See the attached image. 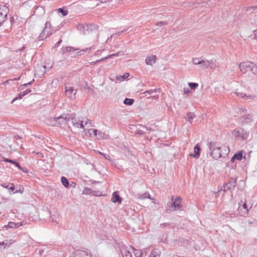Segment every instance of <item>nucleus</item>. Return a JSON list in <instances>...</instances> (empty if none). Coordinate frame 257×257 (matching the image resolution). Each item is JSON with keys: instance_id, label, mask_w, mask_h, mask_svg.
<instances>
[{"instance_id": "nucleus-16", "label": "nucleus", "mask_w": 257, "mask_h": 257, "mask_svg": "<svg viewBox=\"0 0 257 257\" xmlns=\"http://www.w3.org/2000/svg\"><path fill=\"white\" fill-rule=\"evenodd\" d=\"M62 116H65L64 121L67 123L70 120H72V121H74L75 117V114L74 113L67 114V113H63Z\"/></svg>"}, {"instance_id": "nucleus-13", "label": "nucleus", "mask_w": 257, "mask_h": 257, "mask_svg": "<svg viewBox=\"0 0 257 257\" xmlns=\"http://www.w3.org/2000/svg\"><path fill=\"white\" fill-rule=\"evenodd\" d=\"M201 148L199 144H196L194 147V154H190V156H193L195 158H198L200 154Z\"/></svg>"}, {"instance_id": "nucleus-15", "label": "nucleus", "mask_w": 257, "mask_h": 257, "mask_svg": "<svg viewBox=\"0 0 257 257\" xmlns=\"http://www.w3.org/2000/svg\"><path fill=\"white\" fill-rule=\"evenodd\" d=\"M207 146L209 150V153L212 152V151H214L218 148H220V146L217 145L216 142H210L208 143Z\"/></svg>"}, {"instance_id": "nucleus-18", "label": "nucleus", "mask_w": 257, "mask_h": 257, "mask_svg": "<svg viewBox=\"0 0 257 257\" xmlns=\"http://www.w3.org/2000/svg\"><path fill=\"white\" fill-rule=\"evenodd\" d=\"M72 122L74 126H77V127H79L81 128H83L84 127V125L87 124L88 121H86L85 124H83V121L79 120L77 121L76 119H74V121H72Z\"/></svg>"}, {"instance_id": "nucleus-2", "label": "nucleus", "mask_w": 257, "mask_h": 257, "mask_svg": "<svg viewBox=\"0 0 257 257\" xmlns=\"http://www.w3.org/2000/svg\"><path fill=\"white\" fill-rule=\"evenodd\" d=\"M9 11V8L6 5L0 6V27L7 19Z\"/></svg>"}, {"instance_id": "nucleus-44", "label": "nucleus", "mask_w": 257, "mask_h": 257, "mask_svg": "<svg viewBox=\"0 0 257 257\" xmlns=\"http://www.w3.org/2000/svg\"><path fill=\"white\" fill-rule=\"evenodd\" d=\"M69 257H81L80 250L76 251L75 252H74L72 256Z\"/></svg>"}, {"instance_id": "nucleus-19", "label": "nucleus", "mask_w": 257, "mask_h": 257, "mask_svg": "<svg viewBox=\"0 0 257 257\" xmlns=\"http://www.w3.org/2000/svg\"><path fill=\"white\" fill-rule=\"evenodd\" d=\"M1 161L14 164L17 168H18V166H19L20 165V164L17 162L16 160H12V159H10L9 158H6L4 157H2L1 159Z\"/></svg>"}, {"instance_id": "nucleus-46", "label": "nucleus", "mask_w": 257, "mask_h": 257, "mask_svg": "<svg viewBox=\"0 0 257 257\" xmlns=\"http://www.w3.org/2000/svg\"><path fill=\"white\" fill-rule=\"evenodd\" d=\"M99 154L100 155H102L104 157V158L106 159V160H108L109 161H110L111 160V158H110V157L109 156V155H107V154H104L103 153H102V152H99Z\"/></svg>"}, {"instance_id": "nucleus-24", "label": "nucleus", "mask_w": 257, "mask_h": 257, "mask_svg": "<svg viewBox=\"0 0 257 257\" xmlns=\"http://www.w3.org/2000/svg\"><path fill=\"white\" fill-rule=\"evenodd\" d=\"M134 102H135L134 99L128 98L126 97L124 99L123 103L124 104H125L126 105L131 106L134 104Z\"/></svg>"}, {"instance_id": "nucleus-1", "label": "nucleus", "mask_w": 257, "mask_h": 257, "mask_svg": "<svg viewBox=\"0 0 257 257\" xmlns=\"http://www.w3.org/2000/svg\"><path fill=\"white\" fill-rule=\"evenodd\" d=\"M51 28V25L50 23L49 22H46L45 24V27L38 37V40H43L47 38L48 36H50L52 34V32H49V30H50Z\"/></svg>"}, {"instance_id": "nucleus-40", "label": "nucleus", "mask_w": 257, "mask_h": 257, "mask_svg": "<svg viewBox=\"0 0 257 257\" xmlns=\"http://www.w3.org/2000/svg\"><path fill=\"white\" fill-rule=\"evenodd\" d=\"M105 135L104 133L98 131L97 137L98 139H104Z\"/></svg>"}, {"instance_id": "nucleus-42", "label": "nucleus", "mask_w": 257, "mask_h": 257, "mask_svg": "<svg viewBox=\"0 0 257 257\" xmlns=\"http://www.w3.org/2000/svg\"><path fill=\"white\" fill-rule=\"evenodd\" d=\"M6 227L10 228H16V224L15 222L10 221L7 225L5 226Z\"/></svg>"}, {"instance_id": "nucleus-37", "label": "nucleus", "mask_w": 257, "mask_h": 257, "mask_svg": "<svg viewBox=\"0 0 257 257\" xmlns=\"http://www.w3.org/2000/svg\"><path fill=\"white\" fill-rule=\"evenodd\" d=\"M9 191L10 193L12 192L13 194L18 193V190H15V187L13 184H11L9 188Z\"/></svg>"}, {"instance_id": "nucleus-57", "label": "nucleus", "mask_w": 257, "mask_h": 257, "mask_svg": "<svg viewBox=\"0 0 257 257\" xmlns=\"http://www.w3.org/2000/svg\"><path fill=\"white\" fill-rule=\"evenodd\" d=\"M45 249L44 248H41L39 250L38 254L39 256H41L44 252Z\"/></svg>"}, {"instance_id": "nucleus-3", "label": "nucleus", "mask_w": 257, "mask_h": 257, "mask_svg": "<svg viewBox=\"0 0 257 257\" xmlns=\"http://www.w3.org/2000/svg\"><path fill=\"white\" fill-rule=\"evenodd\" d=\"M236 184V181L235 179L231 178L228 182L225 183L223 186L221 187V190H223L224 192L227 191H230L232 189H233Z\"/></svg>"}, {"instance_id": "nucleus-62", "label": "nucleus", "mask_w": 257, "mask_h": 257, "mask_svg": "<svg viewBox=\"0 0 257 257\" xmlns=\"http://www.w3.org/2000/svg\"><path fill=\"white\" fill-rule=\"evenodd\" d=\"M22 138V137L18 135H15L14 137V139L15 140H21Z\"/></svg>"}, {"instance_id": "nucleus-55", "label": "nucleus", "mask_w": 257, "mask_h": 257, "mask_svg": "<svg viewBox=\"0 0 257 257\" xmlns=\"http://www.w3.org/2000/svg\"><path fill=\"white\" fill-rule=\"evenodd\" d=\"M31 91H32V90L31 89H27L26 90H25L22 92L25 96V95H26L27 94H28L29 93L31 92Z\"/></svg>"}, {"instance_id": "nucleus-11", "label": "nucleus", "mask_w": 257, "mask_h": 257, "mask_svg": "<svg viewBox=\"0 0 257 257\" xmlns=\"http://www.w3.org/2000/svg\"><path fill=\"white\" fill-rule=\"evenodd\" d=\"M157 60V56L154 55L147 57L145 62L147 65L152 66L153 64L156 63Z\"/></svg>"}, {"instance_id": "nucleus-33", "label": "nucleus", "mask_w": 257, "mask_h": 257, "mask_svg": "<svg viewBox=\"0 0 257 257\" xmlns=\"http://www.w3.org/2000/svg\"><path fill=\"white\" fill-rule=\"evenodd\" d=\"M198 84L196 82H189L188 86L190 89L195 90L198 87Z\"/></svg>"}, {"instance_id": "nucleus-34", "label": "nucleus", "mask_w": 257, "mask_h": 257, "mask_svg": "<svg viewBox=\"0 0 257 257\" xmlns=\"http://www.w3.org/2000/svg\"><path fill=\"white\" fill-rule=\"evenodd\" d=\"M92 195L96 197H101V196H105V194H103L101 192L99 191H93L92 190Z\"/></svg>"}, {"instance_id": "nucleus-25", "label": "nucleus", "mask_w": 257, "mask_h": 257, "mask_svg": "<svg viewBox=\"0 0 257 257\" xmlns=\"http://www.w3.org/2000/svg\"><path fill=\"white\" fill-rule=\"evenodd\" d=\"M249 72H251L254 75L257 77V66L253 63H252Z\"/></svg>"}, {"instance_id": "nucleus-50", "label": "nucleus", "mask_w": 257, "mask_h": 257, "mask_svg": "<svg viewBox=\"0 0 257 257\" xmlns=\"http://www.w3.org/2000/svg\"><path fill=\"white\" fill-rule=\"evenodd\" d=\"M6 245H7V243H5V241L0 242V250H3L5 248Z\"/></svg>"}, {"instance_id": "nucleus-53", "label": "nucleus", "mask_w": 257, "mask_h": 257, "mask_svg": "<svg viewBox=\"0 0 257 257\" xmlns=\"http://www.w3.org/2000/svg\"><path fill=\"white\" fill-rule=\"evenodd\" d=\"M93 132L94 136L97 137L98 130H97L96 129H90L89 130V132Z\"/></svg>"}, {"instance_id": "nucleus-31", "label": "nucleus", "mask_w": 257, "mask_h": 257, "mask_svg": "<svg viewBox=\"0 0 257 257\" xmlns=\"http://www.w3.org/2000/svg\"><path fill=\"white\" fill-rule=\"evenodd\" d=\"M92 193V189L90 188L85 187L82 191V194L83 195H91Z\"/></svg>"}, {"instance_id": "nucleus-43", "label": "nucleus", "mask_w": 257, "mask_h": 257, "mask_svg": "<svg viewBox=\"0 0 257 257\" xmlns=\"http://www.w3.org/2000/svg\"><path fill=\"white\" fill-rule=\"evenodd\" d=\"M158 89L157 88L155 89H151L150 90H146L144 93H148L149 94H152L154 93H156L158 91Z\"/></svg>"}, {"instance_id": "nucleus-45", "label": "nucleus", "mask_w": 257, "mask_h": 257, "mask_svg": "<svg viewBox=\"0 0 257 257\" xmlns=\"http://www.w3.org/2000/svg\"><path fill=\"white\" fill-rule=\"evenodd\" d=\"M232 134L235 137H239L240 136V132L237 130H234L232 132Z\"/></svg>"}, {"instance_id": "nucleus-26", "label": "nucleus", "mask_w": 257, "mask_h": 257, "mask_svg": "<svg viewBox=\"0 0 257 257\" xmlns=\"http://www.w3.org/2000/svg\"><path fill=\"white\" fill-rule=\"evenodd\" d=\"M81 257H92L91 252L87 249L85 250H80Z\"/></svg>"}, {"instance_id": "nucleus-41", "label": "nucleus", "mask_w": 257, "mask_h": 257, "mask_svg": "<svg viewBox=\"0 0 257 257\" xmlns=\"http://www.w3.org/2000/svg\"><path fill=\"white\" fill-rule=\"evenodd\" d=\"M64 118H65V116H62V114L58 117H56V120L57 121H59V122L60 123H62L64 124V123H66V122H65V121H64Z\"/></svg>"}, {"instance_id": "nucleus-8", "label": "nucleus", "mask_w": 257, "mask_h": 257, "mask_svg": "<svg viewBox=\"0 0 257 257\" xmlns=\"http://www.w3.org/2000/svg\"><path fill=\"white\" fill-rule=\"evenodd\" d=\"M122 198L120 196L118 191H114L112 195L111 201L114 203H121L122 202Z\"/></svg>"}, {"instance_id": "nucleus-51", "label": "nucleus", "mask_w": 257, "mask_h": 257, "mask_svg": "<svg viewBox=\"0 0 257 257\" xmlns=\"http://www.w3.org/2000/svg\"><path fill=\"white\" fill-rule=\"evenodd\" d=\"M242 207L244 209L246 210L247 213H248L250 209L251 208V206L249 208H248L246 202L243 203V204L242 205Z\"/></svg>"}, {"instance_id": "nucleus-10", "label": "nucleus", "mask_w": 257, "mask_h": 257, "mask_svg": "<svg viewBox=\"0 0 257 257\" xmlns=\"http://www.w3.org/2000/svg\"><path fill=\"white\" fill-rule=\"evenodd\" d=\"M213 62L214 61L213 60H202L201 61L202 64H201V67H203L205 68H207L209 67H210L211 69L214 68L215 66Z\"/></svg>"}, {"instance_id": "nucleus-12", "label": "nucleus", "mask_w": 257, "mask_h": 257, "mask_svg": "<svg viewBox=\"0 0 257 257\" xmlns=\"http://www.w3.org/2000/svg\"><path fill=\"white\" fill-rule=\"evenodd\" d=\"M67 88V87H65V91L68 97L70 98L74 97L77 92V90H74L73 87H69L68 89Z\"/></svg>"}, {"instance_id": "nucleus-35", "label": "nucleus", "mask_w": 257, "mask_h": 257, "mask_svg": "<svg viewBox=\"0 0 257 257\" xmlns=\"http://www.w3.org/2000/svg\"><path fill=\"white\" fill-rule=\"evenodd\" d=\"M24 95L23 94L22 92H20L17 94V95L13 98L12 100L11 103H13L15 101L22 99Z\"/></svg>"}, {"instance_id": "nucleus-63", "label": "nucleus", "mask_w": 257, "mask_h": 257, "mask_svg": "<svg viewBox=\"0 0 257 257\" xmlns=\"http://www.w3.org/2000/svg\"><path fill=\"white\" fill-rule=\"evenodd\" d=\"M16 224V228H17L21 226H22L23 223L22 222H15Z\"/></svg>"}, {"instance_id": "nucleus-47", "label": "nucleus", "mask_w": 257, "mask_h": 257, "mask_svg": "<svg viewBox=\"0 0 257 257\" xmlns=\"http://www.w3.org/2000/svg\"><path fill=\"white\" fill-rule=\"evenodd\" d=\"M18 168L25 173H27L29 172V170L27 168L25 167L23 168L20 166V165L19 166H18Z\"/></svg>"}, {"instance_id": "nucleus-28", "label": "nucleus", "mask_w": 257, "mask_h": 257, "mask_svg": "<svg viewBox=\"0 0 257 257\" xmlns=\"http://www.w3.org/2000/svg\"><path fill=\"white\" fill-rule=\"evenodd\" d=\"M61 182L62 184L66 188L69 186V182L68 180L64 176H62L61 178Z\"/></svg>"}, {"instance_id": "nucleus-54", "label": "nucleus", "mask_w": 257, "mask_h": 257, "mask_svg": "<svg viewBox=\"0 0 257 257\" xmlns=\"http://www.w3.org/2000/svg\"><path fill=\"white\" fill-rule=\"evenodd\" d=\"M145 134V132L142 130H137L135 132V135H140L141 136L144 135Z\"/></svg>"}, {"instance_id": "nucleus-39", "label": "nucleus", "mask_w": 257, "mask_h": 257, "mask_svg": "<svg viewBox=\"0 0 257 257\" xmlns=\"http://www.w3.org/2000/svg\"><path fill=\"white\" fill-rule=\"evenodd\" d=\"M202 60H200L199 58H195L192 59V62L194 65H201Z\"/></svg>"}, {"instance_id": "nucleus-61", "label": "nucleus", "mask_w": 257, "mask_h": 257, "mask_svg": "<svg viewBox=\"0 0 257 257\" xmlns=\"http://www.w3.org/2000/svg\"><path fill=\"white\" fill-rule=\"evenodd\" d=\"M98 2L101 4H104L107 2H111L113 0H98Z\"/></svg>"}, {"instance_id": "nucleus-32", "label": "nucleus", "mask_w": 257, "mask_h": 257, "mask_svg": "<svg viewBox=\"0 0 257 257\" xmlns=\"http://www.w3.org/2000/svg\"><path fill=\"white\" fill-rule=\"evenodd\" d=\"M34 81L35 80L33 79L32 81H31L30 82H29L28 83L21 84L19 88V90H22L24 88V87H27V86L31 85L34 83Z\"/></svg>"}, {"instance_id": "nucleus-21", "label": "nucleus", "mask_w": 257, "mask_h": 257, "mask_svg": "<svg viewBox=\"0 0 257 257\" xmlns=\"http://www.w3.org/2000/svg\"><path fill=\"white\" fill-rule=\"evenodd\" d=\"M131 247L132 248L134 254L136 257L143 256V253L141 249H136L133 246H131Z\"/></svg>"}, {"instance_id": "nucleus-23", "label": "nucleus", "mask_w": 257, "mask_h": 257, "mask_svg": "<svg viewBox=\"0 0 257 257\" xmlns=\"http://www.w3.org/2000/svg\"><path fill=\"white\" fill-rule=\"evenodd\" d=\"M57 11L59 13H61L63 17H65L68 15V11L66 7L60 8L57 9Z\"/></svg>"}, {"instance_id": "nucleus-30", "label": "nucleus", "mask_w": 257, "mask_h": 257, "mask_svg": "<svg viewBox=\"0 0 257 257\" xmlns=\"http://www.w3.org/2000/svg\"><path fill=\"white\" fill-rule=\"evenodd\" d=\"M196 115L193 112H189L186 114V117L185 118L188 120V121H190L192 119H193Z\"/></svg>"}, {"instance_id": "nucleus-52", "label": "nucleus", "mask_w": 257, "mask_h": 257, "mask_svg": "<svg viewBox=\"0 0 257 257\" xmlns=\"http://www.w3.org/2000/svg\"><path fill=\"white\" fill-rule=\"evenodd\" d=\"M167 24H168V23L166 21H160V22L157 23V26H159V27H161L163 25H167Z\"/></svg>"}, {"instance_id": "nucleus-14", "label": "nucleus", "mask_w": 257, "mask_h": 257, "mask_svg": "<svg viewBox=\"0 0 257 257\" xmlns=\"http://www.w3.org/2000/svg\"><path fill=\"white\" fill-rule=\"evenodd\" d=\"M98 27L93 23H90L86 25V26L84 27V30L87 31H95L98 29Z\"/></svg>"}, {"instance_id": "nucleus-29", "label": "nucleus", "mask_w": 257, "mask_h": 257, "mask_svg": "<svg viewBox=\"0 0 257 257\" xmlns=\"http://www.w3.org/2000/svg\"><path fill=\"white\" fill-rule=\"evenodd\" d=\"M91 47L86 48L85 49H83L80 50L79 51L77 52L76 54L74 56V57H76V56H80L82 55L84 52H87L88 50H91Z\"/></svg>"}, {"instance_id": "nucleus-56", "label": "nucleus", "mask_w": 257, "mask_h": 257, "mask_svg": "<svg viewBox=\"0 0 257 257\" xmlns=\"http://www.w3.org/2000/svg\"><path fill=\"white\" fill-rule=\"evenodd\" d=\"M62 39H60L54 46V48H57L59 47V46L60 45V44L62 43Z\"/></svg>"}, {"instance_id": "nucleus-60", "label": "nucleus", "mask_w": 257, "mask_h": 257, "mask_svg": "<svg viewBox=\"0 0 257 257\" xmlns=\"http://www.w3.org/2000/svg\"><path fill=\"white\" fill-rule=\"evenodd\" d=\"M129 74L128 73H125L123 75L120 76L121 78V80H125L127 77H128Z\"/></svg>"}, {"instance_id": "nucleus-64", "label": "nucleus", "mask_w": 257, "mask_h": 257, "mask_svg": "<svg viewBox=\"0 0 257 257\" xmlns=\"http://www.w3.org/2000/svg\"><path fill=\"white\" fill-rule=\"evenodd\" d=\"M149 257H156V251L155 250L154 251L151 252L149 255Z\"/></svg>"}, {"instance_id": "nucleus-58", "label": "nucleus", "mask_w": 257, "mask_h": 257, "mask_svg": "<svg viewBox=\"0 0 257 257\" xmlns=\"http://www.w3.org/2000/svg\"><path fill=\"white\" fill-rule=\"evenodd\" d=\"M33 153L37 155L38 158H43L44 155L40 152H33Z\"/></svg>"}, {"instance_id": "nucleus-5", "label": "nucleus", "mask_w": 257, "mask_h": 257, "mask_svg": "<svg viewBox=\"0 0 257 257\" xmlns=\"http://www.w3.org/2000/svg\"><path fill=\"white\" fill-rule=\"evenodd\" d=\"M181 201L182 198L180 196L177 197V198L174 201H173L171 206L174 208V211L182 210V206L181 205Z\"/></svg>"}, {"instance_id": "nucleus-49", "label": "nucleus", "mask_w": 257, "mask_h": 257, "mask_svg": "<svg viewBox=\"0 0 257 257\" xmlns=\"http://www.w3.org/2000/svg\"><path fill=\"white\" fill-rule=\"evenodd\" d=\"M256 11L257 10V5L256 6H250L247 8L246 11Z\"/></svg>"}, {"instance_id": "nucleus-48", "label": "nucleus", "mask_w": 257, "mask_h": 257, "mask_svg": "<svg viewBox=\"0 0 257 257\" xmlns=\"http://www.w3.org/2000/svg\"><path fill=\"white\" fill-rule=\"evenodd\" d=\"M256 11L257 10V5L256 6H250L247 8L246 11Z\"/></svg>"}, {"instance_id": "nucleus-38", "label": "nucleus", "mask_w": 257, "mask_h": 257, "mask_svg": "<svg viewBox=\"0 0 257 257\" xmlns=\"http://www.w3.org/2000/svg\"><path fill=\"white\" fill-rule=\"evenodd\" d=\"M239 136H240L242 140H245L247 138L248 135L246 134V131L242 130L241 132H240Z\"/></svg>"}, {"instance_id": "nucleus-7", "label": "nucleus", "mask_w": 257, "mask_h": 257, "mask_svg": "<svg viewBox=\"0 0 257 257\" xmlns=\"http://www.w3.org/2000/svg\"><path fill=\"white\" fill-rule=\"evenodd\" d=\"M235 157H236V160L241 161L242 159H244L245 160L249 161L250 156H248V158L246 157V154L243 151H239L235 153L234 154Z\"/></svg>"}, {"instance_id": "nucleus-59", "label": "nucleus", "mask_w": 257, "mask_h": 257, "mask_svg": "<svg viewBox=\"0 0 257 257\" xmlns=\"http://www.w3.org/2000/svg\"><path fill=\"white\" fill-rule=\"evenodd\" d=\"M11 184V183H9V184H5V183H4V184H2L1 185L2 187H4L5 188H6V189L9 190V188Z\"/></svg>"}, {"instance_id": "nucleus-27", "label": "nucleus", "mask_w": 257, "mask_h": 257, "mask_svg": "<svg viewBox=\"0 0 257 257\" xmlns=\"http://www.w3.org/2000/svg\"><path fill=\"white\" fill-rule=\"evenodd\" d=\"M159 226L161 228L171 229L173 227V225H172V224L169 222L161 223Z\"/></svg>"}, {"instance_id": "nucleus-6", "label": "nucleus", "mask_w": 257, "mask_h": 257, "mask_svg": "<svg viewBox=\"0 0 257 257\" xmlns=\"http://www.w3.org/2000/svg\"><path fill=\"white\" fill-rule=\"evenodd\" d=\"M240 121L242 124H248L253 121V119L250 114L246 113L240 117Z\"/></svg>"}, {"instance_id": "nucleus-9", "label": "nucleus", "mask_w": 257, "mask_h": 257, "mask_svg": "<svg viewBox=\"0 0 257 257\" xmlns=\"http://www.w3.org/2000/svg\"><path fill=\"white\" fill-rule=\"evenodd\" d=\"M217 149L212 152L209 153L210 156L215 160H218V159L222 157V154L221 153L220 148H216Z\"/></svg>"}, {"instance_id": "nucleus-17", "label": "nucleus", "mask_w": 257, "mask_h": 257, "mask_svg": "<svg viewBox=\"0 0 257 257\" xmlns=\"http://www.w3.org/2000/svg\"><path fill=\"white\" fill-rule=\"evenodd\" d=\"M78 50H79L78 48L72 46H66L62 49V54H64L65 53H70Z\"/></svg>"}, {"instance_id": "nucleus-20", "label": "nucleus", "mask_w": 257, "mask_h": 257, "mask_svg": "<svg viewBox=\"0 0 257 257\" xmlns=\"http://www.w3.org/2000/svg\"><path fill=\"white\" fill-rule=\"evenodd\" d=\"M220 152L223 155L227 156L229 153L230 149L228 146H226L225 145H222V146H220Z\"/></svg>"}, {"instance_id": "nucleus-4", "label": "nucleus", "mask_w": 257, "mask_h": 257, "mask_svg": "<svg viewBox=\"0 0 257 257\" xmlns=\"http://www.w3.org/2000/svg\"><path fill=\"white\" fill-rule=\"evenodd\" d=\"M252 63L250 62H244L240 63L239 65V69L242 73H245L249 72V70Z\"/></svg>"}, {"instance_id": "nucleus-22", "label": "nucleus", "mask_w": 257, "mask_h": 257, "mask_svg": "<svg viewBox=\"0 0 257 257\" xmlns=\"http://www.w3.org/2000/svg\"><path fill=\"white\" fill-rule=\"evenodd\" d=\"M168 233H163L161 234L158 238V242L167 243Z\"/></svg>"}, {"instance_id": "nucleus-36", "label": "nucleus", "mask_w": 257, "mask_h": 257, "mask_svg": "<svg viewBox=\"0 0 257 257\" xmlns=\"http://www.w3.org/2000/svg\"><path fill=\"white\" fill-rule=\"evenodd\" d=\"M37 11H39L41 14L44 13V9L42 7L36 6L35 7V10L34 11V14L33 15H35Z\"/></svg>"}]
</instances>
